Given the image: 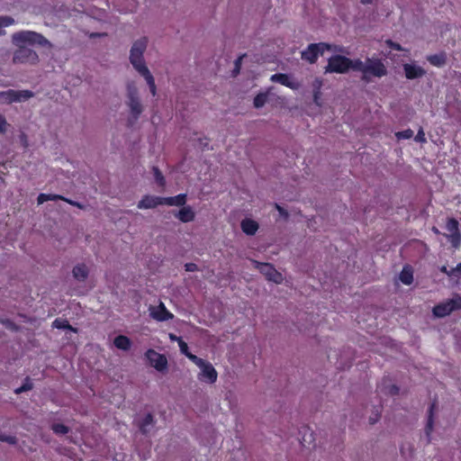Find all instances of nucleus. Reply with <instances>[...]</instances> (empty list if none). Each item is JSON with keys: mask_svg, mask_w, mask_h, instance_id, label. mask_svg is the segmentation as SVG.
<instances>
[{"mask_svg": "<svg viewBox=\"0 0 461 461\" xmlns=\"http://www.w3.org/2000/svg\"><path fill=\"white\" fill-rule=\"evenodd\" d=\"M12 41L17 47L13 55L14 64L34 65L38 63L39 56L36 51L25 47L24 44L46 46L49 43L43 35L32 31L15 32L12 35Z\"/></svg>", "mask_w": 461, "mask_h": 461, "instance_id": "f257e3e1", "label": "nucleus"}, {"mask_svg": "<svg viewBox=\"0 0 461 461\" xmlns=\"http://www.w3.org/2000/svg\"><path fill=\"white\" fill-rule=\"evenodd\" d=\"M147 43L148 39L146 37L134 41L131 49L130 61L134 68L145 78L150 93L154 96L157 94L155 80L143 59V53L147 48Z\"/></svg>", "mask_w": 461, "mask_h": 461, "instance_id": "f03ea898", "label": "nucleus"}, {"mask_svg": "<svg viewBox=\"0 0 461 461\" xmlns=\"http://www.w3.org/2000/svg\"><path fill=\"white\" fill-rule=\"evenodd\" d=\"M332 45L326 42L311 43L302 51L301 58L310 64L316 63L318 58L322 56L326 50H331Z\"/></svg>", "mask_w": 461, "mask_h": 461, "instance_id": "7ed1b4c3", "label": "nucleus"}, {"mask_svg": "<svg viewBox=\"0 0 461 461\" xmlns=\"http://www.w3.org/2000/svg\"><path fill=\"white\" fill-rule=\"evenodd\" d=\"M351 59L342 55H333L328 59L325 73L344 74L349 70Z\"/></svg>", "mask_w": 461, "mask_h": 461, "instance_id": "20e7f679", "label": "nucleus"}, {"mask_svg": "<svg viewBox=\"0 0 461 461\" xmlns=\"http://www.w3.org/2000/svg\"><path fill=\"white\" fill-rule=\"evenodd\" d=\"M461 309V296L456 295L455 298L448 299L445 303H438L433 307V314L436 317L443 318L449 315L454 311Z\"/></svg>", "mask_w": 461, "mask_h": 461, "instance_id": "39448f33", "label": "nucleus"}, {"mask_svg": "<svg viewBox=\"0 0 461 461\" xmlns=\"http://www.w3.org/2000/svg\"><path fill=\"white\" fill-rule=\"evenodd\" d=\"M33 95L34 93L31 90L9 89L7 91L0 92V103L12 104L23 102L30 99Z\"/></svg>", "mask_w": 461, "mask_h": 461, "instance_id": "423d86ee", "label": "nucleus"}, {"mask_svg": "<svg viewBox=\"0 0 461 461\" xmlns=\"http://www.w3.org/2000/svg\"><path fill=\"white\" fill-rule=\"evenodd\" d=\"M127 92L129 99L128 105L134 120H137L142 113L143 109L138 96V89L134 83L128 84Z\"/></svg>", "mask_w": 461, "mask_h": 461, "instance_id": "0eeeda50", "label": "nucleus"}, {"mask_svg": "<svg viewBox=\"0 0 461 461\" xmlns=\"http://www.w3.org/2000/svg\"><path fill=\"white\" fill-rule=\"evenodd\" d=\"M371 75L376 77H382L387 75V68L379 59H366V67L365 68L364 80H368L367 76Z\"/></svg>", "mask_w": 461, "mask_h": 461, "instance_id": "6e6552de", "label": "nucleus"}, {"mask_svg": "<svg viewBox=\"0 0 461 461\" xmlns=\"http://www.w3.org/2000/svg\"><path fill=\"white\" fill-rule=\"evenodd\" d=\"M256 267L266 276L268 281L279 284L282 281V275L269 263H259L254 261Z\"/></svg>", "mask_w": 461, "mask_h": 461, "instance_id": "1a4fd4ad", "label": "nucleus"}, {"mask_svg": "<svg viewBox=\"0 0 461 461\" xmlns=\"http://www.w3.org/2000/svg\"><path fill=\"white\" fill-rule=\"evenodd\" d=\"M201 373L198 375V379L202 382L213 384L217 381L218 374L213 366L205 361L203 365L200 366Z\"/></svg>", "mask_w": 461, "mask_h": 461, "instance_id": "9d476101", "label": "nucleus"}, {"mask_svg": "<svg viewBox=\"0 0 461 461\" xmlns=\"http://www.w3.org/2000/svg\"><path fill=\"white\" fill-rule=\"evenodd\" d=\"M149 314L152 319L158 321H166L174 318V314L166 308L163 303H160L158 306H151Z\"/></svg>", "mask_w": 461, "mask_h": 461, "instance_id": "9b49d317", "label": "nucleus"}, {"mask_svg": "<svg viewBox=\"0 0 461 461\" xmlns=\"http://www.w3.org/2000/svg\"><path fill=\"white\" fill-rule=\"evenodd\" d=\"M146 357L158 371H164L167 368V360L164 355L156 352L154 349H148Z\"/></svg>", "mask_w": 461, "mask_h": 461, "instance_id": "f8f14e48", "label": "nucleus"}, {"mask_svg": "<svg viewBox=\"0 0 461 461\" xmlns=\"http://www.w3.org/2000/svg\"><path fill=\"white\" fill-rule=\"evenodd\" d=\"M162 198L160 196L146 194L138 203L137 207L139 209H153L158 205H163Z\"/></svg>", "mask_w": 461, "mask_h": 461, "instance_id": "ddd939ff", "label": "nucleus"}, {"mask_svg": "<svg viewBox=\"0 0 461 461\" xmlns=\"http://www.w3.org/2000/svg\"><path fill=\"white\" fill-rule=\"evenodd\" d=\"M404 74L407 79L413 80L420 77H422L426 71L420 66H416L413 64H404L403 65Z\"/></svg>", "mask_w": 461, "mask_h": 461, "instance_id": "4468645a", "label": "nucleus"}, {"mask_svg": "<svg viewBox=\"0 0 461 461\" xmlns=\"http://www.w3.org/2000/svg\"><path fill=\"white\" fill-rule=\"evenodd\" d=\"M437 407V401L434 400L429 408L428 411V420L425 427V434L428 438V442H430V435L433 431V425H434V412Z\"/></svg>", "mask_w": 461, "mask_h": 461, "instance_id": "2eb2a0df", "label": "nucleus"}, {"mask_svg": "<svg viewBox=\"0 0 461 461\" xmlns=\"http://www.w3.org/2000/svg\"><path fill=\"white\" fill-rule=\"evenodd\" d=\"M175 217L180 221L187 223L193 221L195 218V212L190 206H183L176 214Z\"/></svg>", "mask_w": 461, "mask_h": 461, "instance_id": "dca6fc26", "label": "nucleus"}, {"mask_svg": "<svg viewBox=\"0 0 461 461\" xmlns=\"http://www.w3.org/2000/svg\"><path fill=\"white\" fill-rule=\"evenodd\" d=\"M163 205L184 206L186 203V194H179L176 196L163 197Z\"/></svg>", "mask_w": 461, "mask_h": 461, "instance_id": "f3484780", "label": "nucleus"}, {"mask_svg": "<svg viewBox=\"0 0 461 461\" xmlns=\"http://www.w3.org/2000/svg\"><path fill=\"white\" fill-rule=\"evenodd\" d=\"M258 223L252 219L246 218L240 222V228L247 235H254L258 230Z\"/></svg>", "mask_w": 461, "mask_h": 461, "instance_id": "a211bd4d", "label": "nucleus"}, {"mask_svg": "<svg viewBox=\"0 0 461 461\" xmlns=\"http://www.w3.org/2000/svg\"><path fill=\"white\" fill-rule=\"evenodd\" d=\"M73 276L79 282H84L89 274L88 267L85 264H77L73 267Z\"/></svg>", "mask_w": 461, "mask_h": 461, "instance_id": "6ab92c4d", "label": "nucleus"}, {"mask_svg": "<svg viewBox=\"0 0 461 461\" xmlns=\"http://www.w3.org/2000/svg\"><path fill=\"white\" fill-rule=\"evenodd\" d=\"M427 60L434 67L441 68L447 63V55L445 52L429 55Z\"/></svg>", "mask_w": 461, "mask_h": 461, "instance_id": "aec40b11", "label": "nucleus"}, {"mask_svg": "<svg viewBox=\"0 0 461 461\" xmlns=\"http://www.w3.org/2000/svg\"><path fill=\"white\" fill-rule=\"evenodd\" d=\"M113 345L117 348L126 351L131 348V341L127 336L118 335L113 339Z\"/></svg>", "mask_w": 461, "mask_h": 461, "instance_id": "412c9836", "label": "nucleus"}, {"mask_svg": "<svg viewBox=\"0 0 461 461\" xmlns=\"http://www.w3.org/2000/svg\"><path fill=\"white\" fill-rule=\"evenodd\" d=\"M269 92L259 93L258 94L253 101V104L256 108L263 107L269 101Z\"/></svg>", "mask_w": 461, "mask_h": 461, "instance_id": "4be33fe9", "label": "nucleus"}, {"mask_svg": "<svg viewBox=\"0 0 461 461\" xmlns=\"http://www.w3.org/2000/svg\"><path fill=\"white\" fill-rule=\"evenodd\" d=\"M154 423V418L151 413H148L144 419L140 421L139 425V429L142 434H147L149 432L148 427L151 426Z\"/></svg>", "mask_w": 461, "mask_h": 461, "instance_id": "5701e85b", "label": "nucleus"}, {"mask_svg": "<svg viewBox=\"0 0 461 461\" xmlns=\"http://www.w3.org/2000/svg\"><path fill=\"white\" fill-rule=\"evenodd\" d=\"M52 327L59 329V330H71L76 331V330L72 328V326L69 324L68 321L66 319L57 318L52 322Z\"/></svg>", "mask_w": 461, "mask_h": 461, "instance_id": "b1692460", "label": "nucleus"}, {"mask_svg": "<svg viewBox=\"0 0 461 461\" xmlns=\"http://www.w3.org/2000/svg\"><path fill=\"white\" fill-rule=\"evenodd\" d=\"M322 86V81L321 79L316 78L313 82V100L316 104H320L319 100L321 99V88Z\"/></svg>", "mask_w": 461, "mask_h": 461, "instance_id": "393cba45", "label": "nucleus"}, {"mask_svg": "<svg viewBox=\"0 0 461 461\" xmlns=\"http://www.w3.org/2000/svg\"><path fill=\"white\" fill-rule=\"evenodd\" d=\"M366 67V62L364 63L361 59H351V64L349 65V69H353L355 71H360L365 75V68Z\"/></svg>", "mask_w": 461, "mask_h": 461, "instance_id": "a878e982", "label": "nucleus"}, {"mask_svg": "<svg viewBox=\"0 0 461 461\" xmlns=\"http://www.w3.org/2000/svg\"><path fill=\"white\" fill-rule=\"evenodd\" d=\"M400 280L404 285H411L413 281V275L411 270H407L405 267L402 269V271L400 274Z\"/></svg>", "mask_w": 461, "mask_h": 461, "instance_id": "bb28decb", "label": "nucleus"}, {"mask_svg": "<svg viewBox=\"0 0 461 461\" xmlns=\"http://www.w3.org/2000/svg\"><path fill=\"white\" fill-rule=\"evenodd\" d=\"M50 194V199L49 201H58V200H61V201H65L66 203L73 205V206H77L78 208H82V205L78 203V202H76V201H73V200H70L68 198H66L64 197L63 195H60V194Z\"/></svg>", "mask_w": 461, "mask_h": 461, "instance_id": "cd10ccee", "label": "nucleus"}, {"mask_svg": "<svg viewBox=\"0 0 461 461\" xmlns=\"http://www.w3.org/2000/svg\"><path fill=\"white\" fill-rule=\"evenodd\" d=\"M51 429L57 435H65L69 431V428L62 423H54Z\"/></svg>", "mask_w": 461, "mask_h": 461, "instance_id": "c85d7f7f", "label": "nucleus"}, {"mask_svg": "<svg viewBox=\"0 0 461 461\" xmlns=\"http://www.w3.org/2000/svg\"><path fill=\"white\" fill-rule=\"evenodd\" d=\"M458 221L455 218H449L447 221L446 228L451 233L459 232Z\"/></svg>", "mask_w": 461, "mask_h": 461, "instance_id": "c756f323", "label": "nucleus"}, {"mask_svg": "<svg viewBox=\"0 0 461 461\" xmlns=\"http://www.w3.org/2000/svg\"><path fill=\"white\" fill-rule=\"evenodd\" d=\"M447 237L454 248H456V249L459 248V246L461 244L460 231L456 232V233H451V234L447 235Z\"/></svg>", "mask_w": 461, "mask_h": 461, "instance_id": "7c9ffc66", "label": "nucleus"}, {"mask_svg": "<svg viewBox=\"0 0 461 461\" xmlns=\"http://www.w3.org/2000/svg\"><path fill=\"white\" fill-rule=\"evenodd\" d=\"M271 80L278 82L285 86H288V74H274Z\"/></svg>", "mask_w": 461, "mask_h": 461, "instance_id": "2f4dec72", "label": "nucleus"}, {"mask_svg": "<svg viewBox=\"0 0 461 461\" xmlns=\"http://www.w3.org/2000/svg\"><path fill=\"white\" fill-rule=\"evenodd\" d=\"M32 389V383L30 381V378L27 377L24 383L17 389H15V393L19 394L23 392H27Z\"/></svg>", "mask_w": 461, "mask_h": 461, "instance_id": "473e14b6", "label": "nucleus"}, {"mask_svg": "<svg viewBox=\"0 0 461 461\" xmlns=\"http://www.w3.org/2000/svg\"><path fill=\"white\" fill-rule=\"evenodd\" d=\"M395 136L398 140H408L413 136V131L411 129H407V130L396 132Z\"/></svg>", "mask_w": 461, "mask_h": 461, "instance_id": "72a5a7b5", "label": "nucleus"}, {"mask_svg": "<svg viewBox=\"0 0 461 461\" xmlns=\"http://www.w3.org/2000/svg\"><path fill=\"white\" fill-rule=\"evenodd\" d=\"M153 171H154V176H155L157 183L160 186H164L165 185V178H164V176L162 175L161 171L158 169V167H153Z\"/></svg>", "mask_w": 461, "mask_h": 461, "instance_id": "f704fd0d", "label": "nucleus"}, {"mask_svg": "<svg viewBox=\"0 0 461 461\" xmlns=\"http://www.w3.org/2000/svg\"><path fill=\"white\" fill-rule=\"evenodd\" d=\"M185 357L199 367L205 362V360H203L201 357H198L197 356L192 354L191 352L188 353Z\"/></svg>", "mask_w": 461, "mask_h": 461, "instance_id": "c9c22d12", "label": "nucleus"}, {"mask_svg": "<svg viewBox=\"0 0 461 461\" xmlns=\"http://www.w3.org/2000/svg\"><path fill=\"white\" fill-rule=\"evenodd\" d=\"M0 441L6 442L10 445H15L17 443V438L15 436L0 434Z\"/></svg>", "mask_w": 461, "mask_h": 461, "instance_id": "e433bc0d", "label": "nucleus"}, {"mask_svg": "<svg viewBox=\"0 0 461 461\" xmlns=\"http://www.w3.org/2000/svg\"><path fill=\"white\" fill-rule=\"evenodd\" d=\"M14 23V18L10 16H0V27H7Z\"/></svg>", "mask_w": 461, "mask_h": 461, "instance_id": "4c0bfd02", "label": "nucleus"}, {"mask_svg": "<svg viewBox=\"0 0 461 461\" xmlns=\"http://www.w3.org/2000/svg\"><path fill=\"white\" fill-rule=\"evenodd\" d=\"M414 140H415L416 142H420V143H424V142L427 141L424 131H423V129L421 127L418 131Z\"/></svg>", "mask_w": 461, "mask_h": 461, "instance_id": "58836bf2", "label": "nucleus"}, {"mask_svg": "<svg viewBox=\"0 0 461 461\" xmlns=\"http://www.w3.org/2000/svg\"><path fill=\"white\" fill-rule=\"evenodd\" d=\"M178 346H179L180 352L183 355L186 356L188 353H190L187 343L185 341H184L183 339H179Z\"/></svg>", "mask_w": 461, "mask_h": 461, "instance_id": "ea45409f", "label": "nucleus"}, {"mask_svg": "<svg viewBox=\"0 0 461 461\" xmlns=\"http://www.w3.org/2000/svg\"><path fill=\"white\" fill-rule=\"evenodd\" d=\"M385 42H386V45L389 48H391L392 50H398V51L402 50L401 44L394 42L392 40H387Z\"/></svg>", "mask_w": 461, "mask_h": 461, "instance_id": "a19ab883", "label": "nucleus"}, {"mask_svg": "<svg viewBox=\"0 0 461 461\" xmlns=\"http://www.w3.org/2000/svg\"><path fill=\"white\" fill-rule=\"evenodd\" d=\"M399 387L395 384H392V385H389L387 388H386V393L390 394V395H397L399 393Z\"/></svg>", "mask_w": 461, "mask_h": 461, "instance_id": "79ce46f5", "label": "nucleus"}, {"mask_svg": "<svg viewBox=\"0 0 461 461\" xmlns=\"http://www.w3.org/2000/svg\"><path fill=\"white\" fill-rule=\"evenodd\" d=\"M242 56L241 57H239L235 62H234V69H233V75L236 76L237 74L240 73V68H241V60H242Z\"/></svg>", "mask_w": 461, "mask_h": 461, "instance_id": "37998d69", "label": "nucleus"}, {"mask_svg": "<svg viewBox=\"0 0 461 461\" xmlns=\"http://www.w3.org/2000/svg\"><path fill=\"white\" fill-rule=\"evenodd\" d=\"M49 199H50V194H49L41 193L37 197V203H38V204H42L45 202L49 201Z\"/></svg>", "mask_w": 461, "mask_h": 461, "instance_id": "c03bdc74", "label": "nucleus"}, {"mask_svg": "<svg viewBox=\"0 0 461 461\" xmlns=\"http://www.w3.org/2000/svg\"><path fill=\"white\" fill-rule=\"evenodd\" d=\"M440 271L444 274H446L447 276H456V267L454 268H451L450 270L447 269V267L446 266H443L441 268H440Z\"/></svg>", "mask_w": 461, "mask_h": 461, "instance_id": "a18cd8bd", "label": "nucleus"}, {"mask_svg": "<svg viewBox=\"0 0 461 461\" xmlns=\"http://www.w3.org/2000/svg\"><path fill=\"white\" fill-rule=\"evenodd\" d=\"M6 120L4 115L0 114V132L4 133L6 131Z\"/></svg>", "mask_w": 461, "mask_h": 461, "instance_id": "49530a36", "label": "nucleus"}, {"mask_svg": "<svg viewBox=\"0 0 461 461\" xmlns=\"http://www.w3.org/2000/svg\"><path fill=\"white\" fill-rule=\"evenodd\" d=\"M185 270L187 272H195L198 270V267L194 263H186L185 265Z\"/></svg>", "mask_w": 461, "mask_h": 461, "instance_id": "de8ad7c7", "label": "nucleus"}, {"mask_svg": "<svg viewBox=\"0 0 461 461\" xmlns=\"http://www.w3.org/2000/svg\"><path fill=\"white\" fill-rule=\"evenodd\" d=\"M408 450H409V454L407 455L406 452H405V447L404 446L401 447V453H402V455L403 456H405V457H407V456L411 457L412 456V448L411 447V446H409Z\"/></svg>", "mask_w": 461, "mask_h": 461, "instance_id": "09e8293b", "label": "nucleus"}, {"mask_svg": "<svg viewBox=\"0 0 461 461\" xmlns=\"http://www.w3.org/2000/svg\"><path fill=\"white\" fill-rule=\"evenodd\" d=\"M380 418V411L379 410L376 411V413L375 416L369 418L370 424H375Z\"/></svg>", "mask_w": 461, "mask_h": 461, "instance_id": "8fccbe9b", "label": "nucleus"}, {"mask_svg": "<svg viewBox=\"0 0 461 461\" xmlns=\"http://www.w3.org/2000/svg\"><path fill=\"white\" fill-rule=\"evenodd\" d=\"M169 339L171 341H177V343H179V339H183L181 337H178L173 333H169Z\"/></svg>", "mask_w": 461, "mask_h": 461, "instance_id": "3c124183", "label": "nucleus"}, {"mask_svg": "<svg viewBox=\"0 0 461 461\" xmlns=\"http://www.w3.org/2000/svg\"><path fill=\"white\" fill-rule=\"evenodd\" d=\"M456 276H461V263H458L456 267Z\"/></svg>", "mask_w": 461, "mask_h": 461, "instance_id": "603ef678", "label": "nucleus"}, {"mask_svg": "<svg viewBox=\"0 0 461 461\" xmlns=\"http://www.w3.org/2000/svg\"><path fill=\"white\" fill-rule=\"evenodd\" d=\"M360 2L363 5H367V4H370L372 2V0H360Z\"/></svg>", "mask_w": 461, "mask_h": 461, "instance_id": "864d4df0", "label": "nucleus"}, {"mask_svg": "<svg viewBox=\"0 0 461 461\" xmlns=\"http://www.w3.org/2000/svg\"><path fill=\"white\" fill-rule=\"evenodd\" d=\"M278 210H279V212H280L282 214H285L284 210H283V209H281L279 206H278Z\"/></svg>", "mask_w": 461, "mask_h": 461, "instance_id": "5fc2aeb1", "label": "nucleus"}, {"mask_svg": "<svg viewBox=\"0 0 461 461\" xmlns=\"http://www.w3.org/2000/svg\"><path fill=\"white\" fill-rule=\"evenodd\" d=\"M201 145L203 146V148H206L208 146V142H205V143H201Z\"/></svg>", "mask_w": 461, "mask_h": 461, "instance_id": "6e6d98bb", "label": "nucleus"}, {"mask_svg": "<svg viewBox=\"0 0 461 461\" xmlns=\"http://www.w3.org/2000/svg\"><path fill=\"white\" fill-rule=\"evenodd\" d=\"M5 33V32L4 30H0V35H3Z\"/></svg>", "mask_w": 461, "mask_h": 461, "instance_id": "4d7b16f0", "label": "nucleus"}, {"mask_svg": "<svg viewBox=\"0 0 461 461\" xmlns=\"http://www.w3.org/2000/svg\"><path fill=\"white\" fill-rule=\"evenodd\" d=\"M312 440H313V438H312V433H311V434H310V441H309V442H311Z\"/></svg>", "mask_w": 461, "mask_h": 461, "instance_id": "13d9d810", "label": "nucleus"}, {"mask_svg": "<svg viewBox=\"0 0 461 461\" xmlns=\"http://www.w3.org/2000/svg\"><path fill=\"white\" fill-rule=\"evenodd\" d=\"M289 87L290 88H294V86H293L292 82H290Z\"/></svg>", "mask_w": 461, "mask_h": 461, "instance_id": "bf43d9fd", "label": "nucleus"}, {"mask_svg": "<svg viewBox=\"0 0 461 461\" xmlns=\"http://www.w3.org/2000/svg\"><path fill=\"white\" fill-rule=\"evenodd\" d=\"M433 230H434L436 233H438V229H437V228H435V227L433 228Z\"/></svg>", "mask_w": 461, "mask_h": 461, "instance_id": "052dcab7", "label": "nucleus"}]
</instances>
